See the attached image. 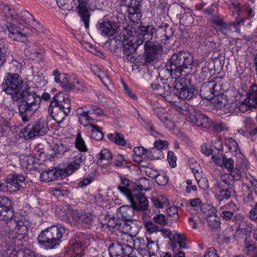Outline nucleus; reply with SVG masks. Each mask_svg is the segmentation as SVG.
<instances>
[{"mask_svg": "<svg viewBox=\"0 0 257 257\" xmlns=\"http://www.w3.org/2000/svg\"><path fill=\"white\" fill-rule=\"evenodd\" d=\"M135 210L132 205H123L119 208L117 214L119 218H121L122 221L123 220L124 224L126 227H130V225L127 224L128 221H132L133 220V217L135 215Z\"/></svg>", "mask_w": 257, "mask_h": 257, "instance_id": "obj_24", "label": "nucleus"}, {"mask_svg": "<svg viewBox=\"0 0 257 257\" xmlns=\"http://www.w3.org/2000/svg\"><path fill=\"white\" fill-rule=\"evenodd\" d=\"M96 26L101 34L103 36H113L116 32L113 23L109 21L106 16L97 23Z\"/></svg>", "mask_w": 257, "mask_h": 257, "instance_id": "obj_21", "label": "nucleus"}, {"mask_svg": "<svg viewBox=\"0 0 257 257\" xmlns=\"http://www.w3.org/2000/svg\"><path fill=\"white\" fill-rule=\"evenodd\" d=\"M145 227L149 233L157 232L159 230V227L155 225L152 221H147L145 223Z\"/></svg>", "mask_w": 257, "mask_h": 257, "instance_id": "obj_62", "label": "nucleus"}, {"mask_svg": "<svg viewBox=\"0 0 257 257\" xmlns=\"http://www.w3.org/2000/svg\"><path fill=\"white\" fill-rule=\"evenodd\" d=\"M168 146V143L166 141L159 140L156 141L154 143V147L160 151L164 148H167Z\"/></svg>", "mask_w": 257, "mask_h": 257, "instance_id": "obj_64", "label": "nucleus"}, {"mask_svg": "<svg viewBox=\"0 0 257 257\" xmlns=\"http://www.w3.org/2000/svg\"><path fill=\"white\" fill-rule=\"evenodd\" d=\"M68 157L67 165L63 169L66 176L72 174L80 168L82 162L83 155L78 151H73Z\"/></svg>", "mask_w": 257, "mask_h": 257, "instance_id": "obj_13", "label": "nucleus"}, {"mask_svg": "<svg viewBox=\"0 0 257 257\" xmlns=\"http://www.w3.org/2000/svg\"><path fill=\"white\" fill-rule=\"evenodd\" d=\"M229 174H227L229 176L228 179L229 180L230 177L232 180H239L241 178V171L236 168H233L229 170ZM227 175V174H225Z\"/></svg>", "mask_w": 257, "mask_h": 257, "instance_id": "obj_59", "label": "nucleus"}, {"mask_svg": "<svg viewBox=\"0 0 257 257\" xmlns=\"http://www.w3.org/2000/svg\"><path fill=\"white\" fill-rule=\"evenodd\" d=\"M146 155L151 160H157L161 158L162 155V152L154 147L150 149H146Z\"/></svg>", "mask_w": 257, "mask_h": 257, "instance_id": "obj_48", "label": "nucleus"}, {"mask_svg": "<svg viewBox=\"0 0 257 257\" xmlns=\"http://www.w3.org/2000/svg\"><path fill=\"white\" fill-rule=\"evenodd\" d=\"M76 237L77 239L76 240L83 243V245L90 244V241L93 239L90 235L82 232L77 233Z\"/></svg>", "mask_w": 257, "mask_h": 257, "instance_id": "obj_54", "label": "nucleus"}, {"mask_svg": "<svg viewBox=\"0 0 257 257\" xmlns=\"http://www.w3.org/2000/svg\"><path fill=\"white\" fill-rule=\"evenodd\" d=\"M140 38L143 42L146 40V42H150L154 36L155 33L156 32V28L152 25H147L146 26H140Z\"/></svg>", "mask_w": 257, "mask_h": 257, "instance_id": "obj_27", "label": "nucleus"}, {"mask_svg": "<svg viewBox=\"0 0 257 257\" xmlns=\"http://www.w3.org/2000/svg\"><path fill=\"white\" fill-rule=\"evenodd\" d=\"M10 53L8 45L4 42H0V67L6 61V57Z\"/></svg>", "mask_w": 257, "mask_h": 257, "instance_id": "obj_44", "label": "nucleus"}, {"mask_svg": "<svg viewBox=\"0 0 257 257\" xmlns=\"http://www.w3.org/2000/svg\"><path fill=\"white\" fill-rule=\"evenodd\" d=\"M216 82L212 80L204 82L201 87L200 95L203 99L211 100L214 97Z\"/></svg>", "mask_w": 257, "mask_h": 257, "instance_id": "obj_22", "label": "nucleus"}, {"mask_svg": "<svg viewBox=\"0 0 257 257\" xmlns=\"http://www.w3.org/2000/svg\"><path fill=\"white\" fill-rule=\"evenodd\" d=\"M29 26L31 28L30 29L32 30V32L33 30H35V33L36 34L43 33L47 34L49 32V30H46L39 22L36 21L34 19L31 22Z\"/></svg>", "mask_w": 257, "mask_h": 257, "instance_id": "obj_43", "label": "nucleus"}, {"mask_svg": "<svg viewBox=\"0 0 257 257\" xmlns=\"http://www.w3.org/2000/svg\"><path fill=\"white\" fill-rule=\"evenodd\" d=\"M62 85L63 87L68 90L73 89L77 77L75 75H69L66 73L62 74Z\"/></svg>", "mask_w": 257, "mask_h": 257, "instance_id": "obj_37", "label": "nucleus"}, {"mask_svg": "<svg viewBox=\"0 0 257 257\" xmlns=\"http://www.w3.org/2000/svg\"><path fill=\"white\" fill-rule=\"evenodd\" d=\"M36 158L34 155L31 154L25 156L20 159L21 166L27 171H31L36 169Z\"/></svg>", "mask_w": 257, "mask_h": 257, "instance_id": "obj_33", "label": "nucleus"}, {"mask_svg": "<svg viewBox=\"0 0 257 257\" xmlns=\"http://www.w3.org/2000/svg\"><path fill=\"white\" fill-rule=\"evenodd\" d=\"M54 154L52 156L53 157H60L64 156L66 158L73 151L70 149L68 145L62 143L56 144L53 147Z\"/></svg>", "mask_w": 257, "mask_h": 257, "instance_id": "obj_30", "label": "nucleus"}, {"mask_svg": "<svg viewBox=\"0 0 257 257\" xmlns=\"http://www.w3.org/2000/svg\"><path fill=\"white\" fill-rule=\"evenodd\" d=\"M119 177L120 179V182L117 187V189L120 192L127 197L130 196L131 194L136 191L135 183L131 181L122 175H119Z\"/></svg>", "mask_w": 257, "mask_h": 257, "instance_id": "obj_25", "label": "nucleus"}, {"mask_svg": "<svg viewBox=\"0 0 257 257\" xmlns=\"http://www.w3.org/2000/svg\"><path fill=\"white\" fill-rule=\"evenodd\" d=\"M174 34V31L173 28L170 27L168 24L162 23V25L156 29L154 37L160 43L165 44L167 40L173 37Z\"/></svg>", "mask_w": 257, "mask_h": 257, "instance_id": "obj_18", "label": "nucleus"}, {"mask_svg": "<svg viewBox=\"0 0 257 257\" xmlns=\"http://www.w3.org/2000/svg\"><path fill=\"white\" fill-rule=\"evenodd\" d=\"M164 92L162 94V96L165 100L171 103H175L176 101L173 100V96L178 97L177 93L178 92L175 89L174 83L176 82L175 79L172 78H161Z\"/></svg>", "mask_w": 257, "mask_h": 257, "instance_id": "obj_15", "label": "nucleus"}, {"mask_svg": "<svg viewBox=\"0 0 257 257\" xmlns=\"http://www.w3.org/2000/svg\"><path fill=\"white\" fill-rule=\"evenodd\" d=\"M137 44V43H136L134 41L132 42L128 40L127 41H125L122 42L123 51L125 55V57H123L124 61L131 62H133L134 61L135 58L132 56V54L135 53L137 48L140 45Z\"/></svg>", "mask_w": 257, "mask_h": 257, "instance_id": "obj_26", "label": "nucleus"}, {"mask_svg": "<svg viewBox=\"0 0 257 257\" xmlns=\"http://www.w3.org/2000/svg\"><path fill=\"white\" fill-rule=\"evenodd\" d=\"M207 222L208 226L213 229H217L220 226L219 218L217 216L207 217Z\"/></svg>", "mask_w": 257, "mask_h": 257, "instance_id": "obj_55", "label": "nucleus"}, {"mask_svg": "<svg viewBox=\"0 0 257 257\" xmlns=\"http://www.w3.org/2000/svg\"><path fill=\"white\" fill-rule=\"evenodd\" d=\"M125 30L128 40L134 41L137 43V45H142L143 43V40L140 38V26L136 27L132 25H127Z\"/></svg>", "mask_w": 257, "mask_h": 257, "instance_id": "obj_28", "label": "nucleus"}, {"mask_svg": "<svg viewBox=\"0 0 257 257\" xmlns=\"http://www.w3.org/2000/svg\"><path fill=\"white\" fill-rule=\"evenodd\" d=\"M33 16L27 11H21L17 15V23L26 25L28 27L34 19Z\"/></svg>", "mask_w": 257, "mask_h": 257, "instance_id": "obj_36", "label": "nucleus"}, {"mask_svg": "<svg viewBox=\"0 0 257 257\" xmlns=\"http://www.w3.org/2000/svg\"><path fill=\"white\" fill-rule=\"evenodd\" d=\"M127 7V12L129 19L131 21L138 23L142 16L141 2L138 0H131V3Z\"/></svg>", "mask_w": 257, "mask_h": 257, "instance_id": "obj_20", "label": "nucleus"}, {"mask_svg": "<svg viewBox=\"0 0 257 257\" xmlns=\"http://www.w3.org/2000/svg\"><path fill=\"white\" fill-rule=\"evenodd\" d=\"M38 95L40 99V102L42 99L47 101L51 99L48 111L57 123L62 122L65 116L70 112L71 101L67 94L59 92L51 98L50 95L47 92L43 93L41 97Z\"/></svg>", "mask_w": 257, "mask_h": 257, "instance_id": "obj_2", "label": "nucleus"}, {"mask_svg": "<svg viewBox=\"0 0 257 257\" xmlns=\"http://www.w3.org/2000/svg\"><path fill=\"white\" fill-rule=\"evenodd\" d=\"M211 22L215 25L218 31L222 34L227 36L231 32L230 25L225 23L222 19L217 17H213Z\"/></svg>", "mask_w": 257, "mask_h": 257, "instance_id": "obj_31", "label": "nucleus"}, {"mask_svg": "<svg viewBox=\"0 0 257 257\" xmlns=\"http://www.w3.org/2000/svg\"><path fill=\"white\" fill-rule=\"evenodd\" d=\"M9 36L14 41L22 42L24 39L30 35L32 30L28 27L23 24L18 23H11L10 25Z\"/></svg>", "mask_w": 257, "mask_h": 257, "instance_id": "obj_10", "label": "nucleus"}, {"mask_svg": "<svg viewBox=\"0 0 257 257\" xmlns=\"http://www.w3.org/2000/svg\"><path fill=\"white\" fill-rule=\"evenodd\" d=\"M108 251L110 257H133V248L120 242L112 243L109 247Z\"/></svg>", "mask_w": 257, "mask_h": 257, "instance_id": "obj_12", "label": "nucleus"}, {"mask_svg": "<svg viewBox=\"0 0 257 257\" xmlns=\"http://www.w3.org/2000/svg\"><path fill=\"white\" fill-rule=\"evenodd\" d=\"M223 167L227 169L228 170L233 168L234 165V161L232 158H227L224 155L223 156Z\"/></svg>", "mask_w": 257, "mask_h": 257, "instance_id": "obj_63", "label": "nucleus"}, {"mask_svg": "<svg viewBox=\"0 0 257 257\" xmlns=\"http://www.w3.org/2000/svg\"><path fill=\"white\" fill-rule=\"evenodd\" d=\"M196 74L199 77L198 82H202L211 76V69L208 67L205 66L201 68V71Z\"/></svg>", "mask_w": 257, "mask_h": 257, "instance_id": "obj_50", "label": "nucleus"}, {"mask_svg": "<svg viewBox=\"0 0 257 257\" xmlns=\"http://www.w3.org/2000/svg\"><path fill=\"white\" fill-rule=\"evenodd\" d=\"M153 220L155 223L159 224L162 226H164L167 224L166 217L163 214L156 215L153 217Z\"/></svg>", "mask_w": 257, "mask_h": 257, "instance_id": "obj_61", "label": "nucleus"}, {"mask_svg": "<svg viewBox=\"0 0 257 257\" xmlns=\"http://www.w3.org/2000/svg\"><path fill=\"white\" fill-rule=\"evenodd\" d=\"M72 250L75 255L77 256L81 257L85 253L84 245L76 240L73 243Z\"/></svg>", "mask_w": 257, "mask_h": 257, "instance_id": "obj_46", "label": "nucleus"}, {"mask_svg": "<svg viewBox=\"0 0 257 257\" xmlns=\"http://www.w3.org/2000/svg\"><path fill=\"white\" fill-rule=\"evenodd\" d=\"M114 165L117 167L120 168H128L130 167L124 156L120 154L117 155L114 160Z\"/></svg>", "mask_w": 257, "mask_h": 257, "instance_id": "obj_53", "label": "nucleus"}, {"mask_svg": "<svg viewBox=\"0 0 257 257\" xmlns=\"http://www.w3.org/2000/svg\"><path fill=\"white\" fill-rule=\"evenodd\" d=\"M167 215L171 217L172 221L176 222L179 219L178 209L175 206H171L167 209Z\"/></svg>", "mask_w": 257, "mask_h": 257, "instance_id": "obj_57", "label": "nucleus"}, {"mask_svg": "<svg viewBox=\"0 0 257 257\" xmlns=\"http://www.w3.org/2000/svg\"><path fill=\"white\" fill-rule=\"evenodd\" d=\"M225 145L231 153L234 156L241 153L237 143L232 138H227L225 139Z\"/></svg>", "mask_w": 257, "mask_h": 257, "instance_id": "obj_39", "label": "nucleus"}, {"mask_svg": "<svg viewBox=\"0 0 257 257\" xmlns=\"http://www.w3.org/2000/svg\"><path fill=\"white\" fill-rule=\"evenodd\" d=\"M48 131L47 123L45 119L40 118L35 123L29 124L21 131L19 137L25 140H30L35 137L44 136Z\"/></svg>", "mask_w": 257, "mask_h": 257, "instance_id": "obj_7", "label": "nucleus"}, {"mask_svg": "<svg viewBox=\"0 0 257 257\" xmlns=\"http://www.w3.org/2000/svg\"><path fill=\"white\" fill-rule=\"evenodd\" d=\"M213 98L214 106L219 109L224 107L228 103V99L226 96L223 94L217 95Z\"/></svg>", "mask_w": 257, "mask_h": 257, "instance_id": "obj_47", "label": "nucleus"}, {"mask_svg": "<svg viewBox=\"0 0 257 257\" xmlns=\"http://www.w3.org/2000/svg\"><path fill=\"white\" fill-rule=\"evenodd\" d=\"M174 86L177 91H179V88H187L194 86L192 84L191 76L185 73L184 74L181 73V76L176 80L174 83Z\"/></svg>", "mask_w": 257, "mask_h": 257, "instance_id": "obj_32", "label": "nucleus"}, {"mask_svg": "<svg viewBox=\"0 0 257 257\" xmlns=\"http://www.w3.org/2000/svg\"><path fill=\"white\" fill-rule=\"evenodd\" d=\"M64 171L63 169H57L54 168L51 170L43 171L40 175V179L42 181L49 182L65 177Z\"/></svg>", "mask_w": 257, "mask_h": 257, "instance_id": "obj_23", "label": "nucleus"}, {"mask_svg": "<svg viewBox=\"0 0 257 257\" xmlns=\"http://www.w3.org/2000/svg\"><path fill=\"white\" fill-rule=\"evenodd\" d=\"M245 248L247 249V254L249 257H257V245L253 241H248L246 239L244 242Z\"/></svg>", "mask_w": 257, "mask_h": 257, "instance_id": "obj_41", "label": "nucleus"}, {"mask_svg": "<svg viewBox=\"0 0 257 257\" xmlns=\"http://www.w3.org/2000/svg\"><path fill=\"white\" fill-rule=\"evenodd\" d=\"M23 80L18 73L7 72L1 85L2 89L11 95L17 102L19 114L23 122L29 121L33 114L40 108V99L36 92L30 86H23Z\"/></svg>", "mask_w": 257, "mask_h": 257, "instance_id": "obj_1", "label": "nucleus"}, {"mask_svg": "<svg viewBox=\"0 0 257 257\" xmlns=\"http://www.w3.org/2000/svg\"><path fill=\"white\" fill-rule=\"evenodd\" d=\"M135 190L139 192V190H148L150 186L149 180L145 177L140 178L137 182L135 183Z\"/></svg>", "mask_w": 257, "mask_h": 257, "instance_id": "obj_45", "label": "nucleus"}, {"mask_svg": "<svg viewBox=\"0 0 257 257\" xmlns=\"http://www.w3.org/2000/svg\"><path fill=\"white\" fill-rule=\"evenodd\" d=\"M25 180V176L21 174H11L2 182L1 186L3 187V192H14L26 187Z\"/></svg>", "mask_w": 257, "mask_h": 257, "instance_id": "obj_9", "label": "nucleus"}, {"mask_svg": "<svg viewBox=\"0 0 257 257\" xmlns=\"http://www.w3.org/2000/svg\"><path fill=\"white\" fill-rule=\"evenodd\" d=\"M127 198L135 210L142 211L147 209L149 202L142 193L136 191Z\"/></svg>", "mask_w": 257, "mask_h": 257, "instance_id": "obj_17", "label": "nucleus"}, {"mask_svg": "<svg viewBox=\"0 0 257 257\" xmlns=\"http://www.w3.org/2000/svg\"><path fill=\"white\" fill-rule=\"evenodd\" d=\"M244 103L248 104L252 107H257V84H252L249 88L246 93V97Z\"/></svg>", "mask_w": 257, "mask_h": 257, "instance_id": "obj_29", "label": "nucleus"}, {"mask_svg": "<svg viewBox=\"0 0 257 257\" xmlns=\"http://www.w3.org/2000/svg\"><path fill=\"white\" fill-rule=\"evenodd\" d=\"M61 220L65 222H73L74 224L84 223L90 226L93 221V217L91 213H86L82 210H74L70 205L62 207L60 213Z\"/></svg>", "mask_w": 257, "mask_h": 257, "instance_id": "obj_5", "label": "nucleus"}, {"mask_svg": "<svg viewBox=\"0 0 257 257\" xmlns=\"http://www.w3.org/2000/svg\"><path fill=\"white\" fill-rule=\"evenodd\" d=\"M159 247L157 243L152 240L151 238H148V245L147 251L150 257H159L160 252L159 251Z\"/></svg>", "mask_w": 257, "mask_h": 257, "instance_id": "obj_38", "label": "nucleus"}, {"mask_svg": "<svg viewBox=\"0 0 257 257\" xmlns=\"http://www.w3.org/2000/svg\"><path fill=\"white\" fill-rule=\"evenodd\" d=\"M148 238H149L147 237L146 239H145L142 237H138L134 241V245L138 248L139 252L142 254H145L147 252Z\"/></svg>", "mask_w": 257, "mask_h": 257, "instance_id": "obj_40", "label": "nucleus"}, {"mask_svg": "<svg viewBox=\"0 0 257 257\" xmlns=\"http://www.w3.org/2000/svg\"><path fill=\"white\" fill-rule=\"evenodd\" d=\"M98 158L100 161H109L112 159V155L110 151L107 149H104L98 154Z\"/></svg>", "mask_w": 257, "mask_h": 257, "instance_id": "obj_56", "label": "nucleus"}, {"mask_svg": "<svg viewBox=\"0 0 257 257\" xmlns=\"http://www.w3.org/2000/svg\"><path fill=\"white\" fill-rule=\"evenodd\" d=\"M191 122L197 127L209 129L211 127L213 121L205 114L199 111H195L190 117Z\"/></svg>", "mask_w": 257, "mask_h": 257, "instance_id": "obj_19", "label": "nucleus"}, {"mask_svg": "<svg viewBox=\"0 0 257 257\" xmlns=\"http://www.w3.org/2000/svg\"><path fill=\"white\" fill-rule=\"evenodd\" d=\"M228 175L223 174L221 177L222 183L217 184L215 192V196L219 201L229 199L235 191L234 184L228 179Z\"/></svg>", "mask_w": 257, "mask_h": 257, "instance_id": "obj_8", "label": "nucleus"}, {"mask_svg": "<svg viewBox=\"0 0 257 257\" xmlns=\"http://www.w3.org/2000/svg\"><path fill=\"white\" fill-rule=\"evenodd\" d=\"M153 205L158 208H162L164 205H168L169 202L168 199L163 196L159 195L157 197L152 198Z\"/></svg>", "mask_w": 257, "mask_h": 257, "instance_id": "obj_49", "label": "nucleus"}, {"mask_svg": "<svg viewBox=\"0 0 257 257\" xmlns=\"http://www.w3.org/2000/svg\"><path fill=\"white\" fill-rule=\"evenodd\" d=\"M89 124L90 126L92 127L91 130V138L96 141L101 140L104 137L101 127L92 123Z\"/></svg>", "mask_w": 257, "mask_h": 257, "instance_id": "obj_42", "label": "nucleus"}, {"mask_svg": "<svg viewBox=\"0 0 257 257\" xmlns=\"http://www.w3.org/2000/svg\"><path fill=\"white\" fill-rule=\"evenodd\" d=\"M107 137L109 141L117 145L125 146L126 145V141L124 139L123 134L115 132L113 133L107 134Z\"/></svg>", "mask_w": 257, "mask_h": 257, "instance_id": "obj_35", "label": "nucleus"}, {"mask_svg": "<svg viewBox=\"0 0 257 257\" xmlns=\"http://www.w3.org/2000/svg\"><path fill=\"white\" fill-rule=\"evenodd\" d=\"M179 92L178 97L182 99L190 100L195 96L197 93V90L194 86L189 87L187 88H179Z\"/></svg>", "mask_w": 257, "mask_h": 257, "instance_id": "obj_34", "label": "nucleus"}, {"mask_svg": "<svg viewBox=\"0 0 257 257\" xmlns=\"http://www.w3.org/2000/svg\"><path fill=\"white\" fill-rule=\"evenodd\" d=\"M75 146L80 151L86 152L88 151V149L85 145V142L81 137V133H79L77 135L75 140Z\"/></svg>", "mask_w": 257, "mask_h": 257, "instance_id": "obj_51", "label": "nucleus"}, {"mask_svg": "<svg viewBox=\"0 0 257 257\" xmlns=\"http://www.w3.org/2000/svg\"><path fill=\"white\" fill-rule=\"evenodd\" d=\"M222 212L220 216L226 221L232 220L236 224H239L240 221L244 219V217L236 213L238 209L236 205L233 202H229L222 208Z\"/></svg>", "mask_w": 257, "mask_h": 257, "instance_id": "obj_11", "label": "nucleus"}, {"mask_svg": "<svg viewBox=\"0 0 257 257\" xmlns=\"http://www.w3.org/2000/svg\"><path fill=\"white\" fill-rule=\"evenodd\" d=\"M193 63V58L185 51L173 54L167 63L165 68L162 69L159 76L161 78H172L176 80L181 76L184 69L188 68Z\"/></svg>", "mask_w": 257, "mask_h": 257, "instance_id": "obj_3", "label": "nucleus"}, {"mask_svg": "<svg viewBox=\"0 0 257 257\" xmlns=\"http://www.w3.org/2000/svg\"><path fill=\"white\" fill-rule=\"evenodd\" d=\"M85 111H83L79 115V121L84 126L90 125L89 121L92 119L91 114L100 116L103 114V110L96 105L89 104L85 106Z\"/></svg>", "mask_w": 257, "mask_h": 257, "instance_id": "obj_16", "label": "nucleus"}, {"mask_svg": "<svg viewBox=\"0 0 257 257\" xmlns=\"http://www.w3.org/2000/svg\"><path fill=\"white\" fill-rule=\"evenodd\" d=\"M65 232L64 225L60 224L52 225L40 232L37 237L38 244L45 249L56 248L62 241Z\"/></svg>", "mask_w": 257, "mask_h": 257, "instance_id": "obj_4", "label": "nucleus"}, {"mask_svg": "<svg viewBox=\"0 0 257 257\" xmlns=\"http://www.w3.org/2000/svg\"><path fill=\"white\" fill-rule=\"evenodd\" d=\"M24 52L26 55L29 56L31 54H33L35 57H39V55H42L45 54V51L42 48L34 50L31 46H29L25 49Z\"/></svg>", "mask_w": 257, "mask_h": 257, "instance_id": "obj_52", "label": "nucleus"}, {"mask_svg": "<svg viewBox=\"0 0 257 257\" xmlns=\"http://www.w3.org/2000/svg\"><path fill=\"white\" fill-rule=\"evenodd\" d=\"M145 61L143 65H148L153 62L157 58V55L162 50L161 45L159 44H154L151 42H145L144 45Z\"/></svg>", "mask_w": 257, "mask_h": 257, "instance_id": "obj_14", "label": "nucleus"}, {"mask_svg": "<svg viewBox=\"0 0 257 257\" xmlns=\"http://www.w3.org/2000/svg\"><path fill=\"white\" fill-rule=\"evenodd\" d=\"M177 159V157L173 151H169L168 152L167 161L171 168H174L176 167Z\"/></svg>", "mask_w": 257, "mask_h": 257, "instance_id": "obj_60", "label": "nucleus"}, {"mask_svg": "<svg viewBox=\"0 0 257 257\" xmlns=\"http://www.w3.org/2000/svg\"><path fill=\"white\" fill-rule=\"evenodd\" d=\"M121 221L122 220H120L119 218L113 217L111 218L107 223V227L109 229L114 228L117 227L118 229H120L122 225Z\"/></svg>", "mask_w": 257, "mask_h": 257, "instance_id": "obj_58", "label": "nucleus"}, {"mask_svg": "<svg viewBox=\"0 0 257 257\" xmlns=\"http://www.w3.org/2000/svg\"><path fill=\"white\" fill-rule=\"evenodd\" d=\"M0 220L11 221L18 229L23 224V221L19 219V217L15 215L11 200L4 196H0Z\"/></svg>", "mask_w": 257, "mask_h": 257, "instance_id": "obj_6", "label": "nucleus"}]
</instances>
